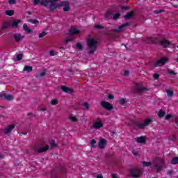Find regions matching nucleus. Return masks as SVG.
Returning <instances> with one entry per match:
<instances>
[{"instance_id":"obj_1","label":"nucleus","mask_w":178,"mask_h":178,"mask_svg":"<svg viewBox=\"0 0 178 178\" xmlns=\"http://www.w3.org/2000/svg\"><path fill=\"white\" fill-rule=\"evenodd\" d=\"M57 1L59 0H42L40 3L45 8L51 3L49 6L50 10H55L59 6H65L67 4V1H62L60 4H56L55 2H57Z\"/></svg>"},{"instance_id":"obj_2","label":"nucleus","mask_w":178,"mask_h":178,"mask_svg":"<svg viewBox=\"0 0 178 178\" xmlns=\"http://www.w3.org/2000/svg\"><path fill=\"white\" fill-rule=\"evenodd\" d=\"M88 47V55H92L95 51H97V47L98 45V42L95 40L94 38H89L87 40Z\"/></svg>"},{"instance_id":"obj_3","label":"nucleus","mask_w":178,"mask_h":178,"mask_svg":"<svg viewBox=\"0 0 178 178\" xmlns=\"http://www.w3.org/2000/svg\"><path fill=\"white\" fill-rule=\"evenodd\" d=\"M153 120L151 118H146L144 120L143 123H138V122H134V125L135 127H140L142 130H145L147 129V126H149V124H152Z\"/></svg>"},{"instance_id":"obj_4","label":"nucleus","mask_w":178,"mask_h":178,"mask_svg":"<svg viewBox=\"0 0 178 178\" xmlns=\"http://www.w3.org/2000/svg\"><path fill=\"white\" fill-rule=\"evenodd\" d=\"M129 173L131 177L138 178L143 176V170L139 169L138 168H131L129 170Z\"/></svg>"},{"instance_id":"obj_5","label":"nucleus","mask_w":178,"mask_h":178,"mask_svg":"<svg viewBox=\"0 0 178 178\" xmlns=\"http://www.w3.org/2000/svg\"><path fill=\"white\" fill-rule=\"evenodd\" d=\"M164 165H165V161H163V159H159L154 165V169H156L157 172H161V170H162Z\"/></svg>"},{"instance_id":"obj_6","label":"nucleus","mask_w":178,"mask_h":178,"mask_svg":"<svg viewBox=\"0 0 178 178\" xmlns=\"http://www.w3.org/2000/svg\"><path fill=\"white\" fill-rule=\"evenodd\" d=\"M144 91H148V89L141 85L137 83L134 87V92L137 94H141L144 92Z\"/></svg>"},{"instance_id":"obj_7","label":"nucleus","mask_w":178,"mask_h":178,"mask_svg":"<svg viewBox=\"0 0 178 178\" xmlns=\"http://www.w3.org/2000/svg\"><path fill=\"white\" fill-rule=\"evenodd\" d=\"M33 149L34 152H36L38 154H42V152H47V151L49 149V146L47 145L45 147H42L40 148L37 146H35L33 147Z\"/></svg>"},{"instance_id":"obj_8","label":"nucleus","mask_w":178,"mask_h":178,"mask_svg":"<svg viewBox=\"0 0 178 178\" xmlns=\"http://www.w3.org/2000/svg\"><path fill=\"white\" fill-rule=\"evenodd\" d=\"M0 98H3V99H6V101H13V99H15V96L3 92L0 93Z\"/></svg>"},{"instance_id":"obj_9","label":"nucleus","mask_w":178,"mask_h":178,"mask_svg":"<svg viewBox=\"0 0 178 178\" xmlns=\"http://www.w3.org/2000/svg\"><path fill=\"white\" fill-rule=\"evenodd\" d=\"M15 127H16V124H10L7 127H6L3 130V131L4 134L9 136V134H10V133H12V131L13 130V129H15Z\"/></svg>"},{"instance_id":"obj_10","label":"nucleus","mask_w":178,"mask_h":178,"mask_svg":"<svg viewBox=\"0 0 178 178\" xmlns=\"http://www.w3.org/2000/svg\"><path fill=\"white\" fill-rule=\"evenodd\" d=\"M167 60H168V57H164L161 58L160 60H157L155 63V67H158L159 66H163L165 63H166Z\"/></svg>"},{"instance_id":"obj_11","label":"nucleus","mask_w":178,"mask_h":178,"mask_svg":"<svg viewBox=\"0 0 178 178\" xmlns=\"http://www.w3.org/2000/svg\"><path fill=\"white\" fill-rule=\"evenodd\" d=\"M101 127H104V123L99 118H97L96 121L93 123V129H101Z\"/></svg>"},{"instance_id":"obj_12","label":"nucleus","mask_w":178,"mask_h":178,"mask_svg":"<svg viewBox=\"0 0 178 178\" xmlns=\"http://www.w3.org/2000/svg\"><path fill=\"white\" fill-rule=\"evenodd\" d=\"M102 106H103V108H104L105 109H106V111H112V109H113V106H112V104H111L109 102H102Z\"/></svg>"},{"instance_id":"obj_13","label":"nucleus","mask_w":178,"mask_h":178,"mask_svg":"<svg viewBox=\"0 0 178 178\" xmlns=\"http://www.w3.org/2000/svg\"><path fill=\"white\" fill-rule=\"evenodd\" d=\"M128 26H130V23L126 22L125 24H122L121 26H120L118 29H113V33H120L123 31V29H124V27H127Z\"/></svg>"},{"instance_id":"obj_14","label":"nucleus","mask_w":178,"mask_h":178,"mask_svg":"<svg viewBox=\"0 0 178 178\" xmlns=\"http://www.w3.org/2000/svg\"><path fill=\"white\" fill-rule=\"evenodd\" d=\"M135 141L136 143H139L140 144H145V142L147 141V137L145 136H140L135 138Z\"/></svg>"},{"instance_id":"obj_15","label":"nucleus","mask_w":178,"mask_h":178,"mask_svg":"<svg viewBox=\"0 0 178 178\" xmlns=\"http://www.w3.org/2000/svg\"><path fill=\"white\" fill-rule=\"evenodd\" d=\"M13 38H14L15 41H16L17 42H19L22 40H23V38H24V36L22 35L20 33H15L13 35Z\"/></svg>"},{"instance_id":"obj_16","label":"nucleus","mask_w":178,"mask_h":178,"mask_svg":"<svg viewBox=\"0 0 178 178\" xmlns=\"http://www.w3.org/2000/svg\"><path fill=\"white\" fill-rule=\"evenodd\" d=\"M69 33L71 35H76V34H79V33H80V30L73 26L70 29Z\"/></svg>"},{"instance_id":"obj_17","label":"nucleus","mask_w":178,"mask_h":178,"mask_svg":"<svg viewBox=\"0 0 178 178\" xmlns=\"http://www.w3.org/2000/svg\"><path fill=\"white\" fill-rule=\"evenodd\" d=\"M160 45H161V47H163L164 48H168L169 47V45H170V42H169V40H168L164 39L163 40H161Z\"/></svg>"},{"instance_id":"obj_18","label":"nucleus","mask_w":178,"mask_h":178,"mask_svg":"<svg viewBox=\"0 0 178 178\" xmlns=\"http://www.w3.org/2000/svg\"><path fill=\"white\" fill-rule=\"evenodd\" d=\"M62 91H63V92H66L67 94H72V92H73V90L65 86H61L60 87Z\"/></svg>"},{"instance_id":"obj_19","label":"nucleus","mask_w":178,"mask_h":178,"mask_svg":"<svg viewBox=\"0 0 178 178\" xmlns=\"http://www.w3.org/2000/svg\"><path fill=\"white\" fill-rule=\"evenodd\" d=\"M106 143V140L105 139H100L99 141V148H100V149H104V148H105Z\"/></svg>"},{"instance_id":"obj_20","label":"nucleus","mask_w":178,"mask_h":178,"mask_svg":"<svg viewBox=\"0 0 178 178\" xmlns=\"http://www.w3.org/2000/svg\"><path fill=\"white\" fill-rule=\"evenodd\" d=\"M8 27H11L10 21L5 22L1 27V30H5L6 29H8Z\"/></svg>"},{"instance_id":"obj_21","label":"nucleus","mask_w":178,"mask_h":178,"mask_svg":"<svg viewBox=\"0 0 178 178\" xmlns=\"http://www.w3.org/2000/svg\"><path fill=\"white\" fill-rule=\"evenodd\" d=\"M11 23V27H13L14 29H17L19 26V23H20L19 21H10Z\"/></svg>"},{"instance_id":"obj_22","label":"nucleus","mask_w":178,"mask_h":178,"mask_svg":"<svg viewBox=\"0 0 178 178\" xmlns=\"http://www.w3.org/2000/svg\"><path fill=\"white\" fill-rule=\"evenodd\" d=\"M23 29L24 31H26V33H27V34H30L31 33V29H30L26 24H24Z\"/></svg>"},{"instance_id":"obj_23","label":"nucleus","mask_w":178,"mask_h":178,"mask_svg":"<svg viewBox=\"0 0 178 178\" xmlns=\"http://www.w3.org/2000/svg\"><path fill=\"white\" fill-rule=\"evenodd\" d=\"M24 72H33V67L32 66H29V65H25L24 67Z\"/></svg>"},{"instance_id":"obj_24","label":"nucleus","mask_w":178,"mask_h":178,"mask_svg":"<svg viewBox=\"0 0 178 178\" xmlns=\"http://www.w3.org/2000/svg\"><path fill=\"white\" fill-rule=\"evenodd\" d=\"M112 15H113V12L111 10H108L105 15L106 19H109Z\"/></svg>"},{"instance_id":"obj_25","label":"nucleus","mask_w":178,"mask_h":178,"mask_svg":"<svg viewBox=\"0 0 178 178\" xmlns=\"http://www.w3.org/2000/svg\"><path fill=\"white\" fill-rule=\"evenodd\" d=\"M134 13L133 11H131L130 13H128L126 15L124 16V19H131L133 17V15Z\"/></svg>"},{"instance_id":"obj_26","label":"nucleus","mask_w":178,"mask_h":178,"mask_svg":"<svg viewBox=\"0 0 178 178\" xmlns=\"http://www.w3.org/2000/svg\"><path fill=\"white\" fill-rule=\"evenodd\" d=\"M171 165H178V157H174L170 161Z\"/></svg>"},{"instance_id":"obj_27","label":"nucleus","mask_w":178,"mask_h":178,"mask_svg":"<svg viewBox=\"0 0 178 178\" xmlns=\"http://www.w3.org/2000/svg\"><path fill=\"white\" fill-rule=\"evenodd\" d=\"M28 22L29 23H31L32 24H38L40 23L38 20L33 19H28Z\"/></svg>"},{"instance_id":"obj_28","label":"nucleus","mask_w":178,"mask_h":178,"mask_svg":"<svg viewBox=\"0 0 178 178\" xmlns=\"http://www.w3.org/2000/svg\"><path fill=\"white\" fill-rule=\"evenodd\" d=\"M15 13V11L13 10H7L6 11V15L8 16H12Z\"/></svg>"},{"instance_id":"obj_29","label":"nucleus","mask_w":178,"mask_h":178,"mask_svg":"<svg viewBox=\"0 0 178 178\" xmlns=\"http://www.w3.org/2000/svg\"><path fill=\"white\" fill-rule=\"evenodd\" d=\"M63 6H65V7L63 8L64 12H69L70 8L69 7V3H68V2H67V5Z\"/></svg>"},{"instance_id":"obj_30","label":"nucleus","mask_w":178,"mask_h":178,"mask_svg":"<svg viewBox=\"0 0 178 178\" xmlns=\"http://www.w3.org/2000/svg\"><path fill=\"white\" fill-rule=\"evenodd\" d=\"M69 119L71 122H77V118L76 117H74V116H70L69 117Z\"/></svg>"},{"instance_id":"obj_31","label":"nucleus","mask_w":178,"mask_h":178,"mask_svg":"<svg viewBox=\"0 0 178 178\" xmlns=\"http://www.w3.org/2000/svg\"><path fill=\"white\" fill-rule=\"evenodd\" d=\"M143 165L145 168V167L151 166L152 163L151 162L143 161Z\"/></svg>"},{"instance_id":"obj_32","label":"nucleus","mask_w":178,"mask_h":178,"mask_svg":"<svg viewBox=\"0 0 178 178\" xmlns=\"http://www.w3.org/2000/svg\"><path fill=\"white\" fill-rule=\"evenodd\" d=\"M45 35H47V32L43 31L39 33V38H42L43 37H45Z\"/></svg>"},{"instance_id":"obj_33","label":"nucleus","mask_w":178,"mask_h":178,"mask_svg":"<svg viewBox=\"0 0 178 178\" xmlns=\"http://www.w3.org/2000/svg\"><path fill=\"white\" fill-rule=\"evenodd\" d=\"M120 17V13H117L115 14V15L113 17V20H117L118 17Z\"/></svg>"},{"instance_id":"obj_34","label":"nucleus","mask_w":178,"mask_h":178,"mask_svg":"<svg viewBox=\"0 0 178 178\" xmlns=\"http://www.w3.org/2000/svg\"><path fill=\"white\" fill-rule=\"evenodd\" d=\"M165 112H159L158 113V116L160 118H163L165 116Z\"/></svg>"},{"instance_id":"obj_35","label":"nucleus","mask_w":178,"mask_h":178,"mask_svg":"<svg viewBox=\"0 0 178 178\" xmlns=\"http://www.w3.org/2000/svg\"><path fill=\"white\" fill-rule=\"evenodd\" d=\"M76 48L79 51H81V49H83V45L81 43H77L76 44Z\"/></svg>"},{"instance_id":"obj_36","label":"nucleus","mask_w":178,"mask_h":178,"mask_svg":"<svg viewBox=\"0 0 178 178\" xmlns=\"http://www.w3.org/2000/svg\"><path fill=\"white\" fill-rule=\"evenodd\" d=\"M23 59V54H17V60H22Z\"/></svg>"},{"instance_id":"obj_37","label":"nucleus","mask_w":178,"mask_h":178,"mask_svg":"<svg viewBox=\"0 0 178 178\" xmlns=\"http://www.w3.org/2000/svg\"><path fill=\"white\" fill-rule=\"evenodd\" d=\"M46 73H47V70H44V71H42V72H41L39 74H38V77H43V76L44 75V74H46Z\"/></svg>"},{"instance_id":"obj_38","label":"nucleus","mask_w":178,"mask_h":178,"mask_svg":"<svg viewBox=\"0 0 178 178\" xmlns=\"http://www.w3.org/2000/svg\"><path fill=\"white\" fill-rule=\"evenodd\" d=\"M167 95H168V97H173V91L167 90Z\"/></svg>"},{"instance_id":"obj_39","label":"nucleus","mask_w":178,"mask_h":178,"mask_svg":"<svg viewBox=\"0 0 178 178\" xmlns=\"http://www.w3.org/2000/svg\"><path fill=\"white\" fill-rule=\"evenodd\" d=\"M120 105H124L126 104V99L122 98L119 101Z\"/></svg>"},{"instance_id":"obj_40","label":"nucleus","mask_w":178,"mask_h":178,"mask_svg":"<svg viewBox=\"0 0 178 178\" xmlns=\"http://www.w3.org/2000/svg\"><path fill=\"white\" fill-rule=\"evenodd\" d=\"M90 144L92 147H95V144H97V140L95 139L91 140Z\"/></svg>"},{"instance_id":"obj_41","label":"nucleus","mask_w":178,"mask_h":178,"mask_svg":"<svg viewBox=\"0 0 178 178\" xmlns=\"http://www.w3.org/2000/svg\"><path fill=\"white\" fill-rule=\"evenodd\" d=\"M51 105H58V100L57 99H52L51 101Z\"/></svg>"},{"instance_id":"obj_42","label":"nucleus","mask_w":178,"mask_h":178,"mask_svg":"<svg viewBox=\"0 0 178 178\" xmlns=\"http://www.w3.org/2000/svg\"><path fill=\"white\" fill-rule=\"evenodd\" d=\"M83 106L85 108V109H88V108H90V105H88V103L87 102L83 103Z\"/></svg>"},{"instance_id":"obj_43","label":"nucleus","mask_w":178,"mask_h":178,"mask_svg":"<svg viewBox=\"0 0 178 178\" xmlns=\"http://www.w3.org/2000/svg\"><path fill=\"white\" fill-rule=\"evenodd\" d=\"M50 145H51V148H55V147H56V143L53 140V141L50 142Z\"/></svg>"},{"instance_id":"obj_44","label":"nucleus","mask_w":178,"mask_h":178,"mask_svg":"<svg viewBox=\"0 0 178 178\" xmlns=\"http://www.w3.org/2000/svg\"><path fill=\"white\" fill-rule=\"evenodd\" d=\"M162 12H163V10H154V15H159V13H162Z\"/></svg>"},{"instance_id":"obj_45","label":"nucleus","mask_w":178,"mask_h":178,"mask_svg":"<svg viewBox=\"0 0 178 178\" xmlns=\"http://www.w3.org/2000/svg\"><path fill=\"white\" fill-rule=\"evenodd\" d=\"M165 120H169L170 119H172V115L168 114V115H165Z\"/></svg>"},{"instance_id":"obj_46","label":"nucleus","mask_w":178,"mask_h":178,"mask_svg":"<svg viewBox=\"0 0 178 178\" xmlns=\"http://www.w3.org/2000/svg\"><path fill=\"white\" fill-rule=\"evenodd\" d=\"M49 56H55V50H50Z\"/></svg>"},{"instance_id":"obj_47","label":"nucleus","mask_w":178,"mask_h":178,"mask_svg":"<svg viewBox=\"0 0 178 178\" xmlns=\"http://www.w3.org/2000/svg\"><path fill=\"white\" fill-rule=\"evenodd\" d=\"M8 3H10V5H15L16 3V0H9Z\"/></svg>"},{"instance_id":"obj_48","label":"nucleus","mask_w":178,"mask_h":178,"mask_svg":"<svg viewBox=\"0 0 178 178\" xmlns=\"http://www.w3.org/2000/svg\"><path fill=\"white\" fill-rule=\"evenodd\" d=\"M108 99H114L115 96H113V95H112V94H108Z\"/></svg>"},{"instance_id":"obj_49","label":"nucleus","mask_w":178,"mask_h":178,"mask_svg":"<svg viewBox=\"0 0 178 178\" xmlns=\"http://www.w3.org/2000/svg\"><path fill=\"white\" fill-rule=\"evenodd\" d=\"M153 77H154V79H155L156 80H158V79H159V74H153Z\"/></svg>"},{"instance_id":"obj_50","label":"nucleus","mask_w":178,"mask_h":178,"mask_svg":"<svg viewBox=\"0 0 178 178\" xmlns=\"http://www.w3.org/2000/svg\"><path fill=\"white\" fill-rule=\"evenodd\" d=\"M170 140H171V141H176V140H177V138H176V136H172L171 137H170Z\"/></svg>"},{"instance_id":"obj_51","label":"nucleus","mask_w":178,"mask_h":178,"mask_svg":"<svg viewBox=\"0 0 178 178\" xmlns=\"http://www.w3.org/2000/svg\"><path fill=\"white\" fill-rule=\"evenodd\" d=\"M167 175H168V176H172V175H173V171L172 170H168L167 171Z\"/></svg>"},{"instance_id":"obj_52","label":"nucleus","mask_w":178,"mask_h":178,"mask_svg":"<svg viewBox=\"0 0 178 178\" xmlns=\"http://www.w3.org/2000/svg\"><path fill=\"white\" fill-rule=\"evenodd\" d=\"M95 29H104L102 25H95Z\"/></svg>"},{"instance_id":"obj_53","label":"nucleus","mask_w":178,"mask_h":178,"mask_svg":"<svg viewBox=\"0 0 178 178\" xmlns=\"http://www.w3.org/2000/svg\"><path fill=\"white\" fill-rule=\"evenodd\" d=\"M169 74H172L173 76H176V72L175 71H168Z\"/></svg>"},{"instance_id":"obj_54","label":"nucleus","mask_w":178,"mask_h":178,"mask_svg":"<svg viewBox=\"0 0 178 178\" xmlns=\"http://www.w3.org/2000/svg\"><path fill=\"white\" fill-rule=\"evenodd\" d=\"M124 76H129V74H130V72L129 71H127V70H125L124 72Z\"/></svg>"},{"instance_id":"obj_55","label":"nucleus","mask_w":178,"mask_h":178,"mask_svg":"<svg viewBox=\"0 0 178 178\" xmlns=\"http://www.w3.org/2000/svg\"><path fill=\"white\" fill-rule=\"evenodd\" d=\"M39 3H40V0H33L34 5H38Z\"/></svg>"},{"instance_id":"obj_56","label":"nucleus","mask_w":178,"mask_h":178,"mask_svg":"<svg viewBox=\"0 0 178 178\" xmlns=\"http://www.w3.org/2000/svg\"><path fill=\"white\" fill-rule=\"evenodd\" d=\"M175 122L176 126L177 127L178 126V117L175 118Z\"/></svg>"},{"instance_id":"obj_57","label":"nucleus","mask_w":178,"mask_h":178,"mask_svg":"<svg viewBox=\"0 0 178 178\" xmlns=\"http://www.w3.org/2000/svg\"><path fill=\"white\" fill-rule=\"evenodd\" d=\"M111 178H118V174L111 175Z\"/></svg>"},{"instance_id":"obj_58","label":"nucleus","mask_w":178,"mask_h":178,"mask_svg":"<svg viewBox=\"0 0 178 178\" xmlns=\"http://www.w3.org/2000/svg\"><path fill=\"white\" fill-rule=\"evenodd\" d=\"M153 44H157L158 43V39H153Z\"/></svg>"},{"instance_id":"obj_59","label":"nucleus","mask_w":178,"mask_h":178,"mask_svg":"<svg viewBox=\"0 0 178 178\" xmlns=\"http://www.w3.org/2000/svg\"><path fill=\"white\" fill-rule=\"evenodd\" d=\"M97 178H104V177L102 176V175H98L97 176Z\"/></svg>"},{"instance_id":"obj_60","label":"nucleus","mask_w":178,"mask_h":178,"mask_svg":"<svg viewBox=\"0 0 178 178\" xmlns=\"http://www.w3.org/2000/svg\"><path fill=\"white\" fill-rule=\"evenodd\" d=\"M70 42V39L65 40V44H67V42Z\"/></svg>"},{"instance_id":"obj_61","label":"nucleus","mask_w":178,"mask_h":178,"mask_svg":"<svg viewBox=\"0 0 178 178\" xmlns=\"http://www.w3.org/2000/svg\"><path fill=\"white\" fill-rule=\"evenodd\" d=\"M22 134H23L24 136H26L27 134V131L22 132Z\"/></svg>"},{"instance_id":"obj_62","label":"nucleus","mask_w":178,"mask_h":178,"mask_svg":"<svg viewBox=\"0 0 178 178\" xmlns=\"http://www.w3.org/2000/svg\"><path fill=\"white\" fill-rule=\"evenodd\" d=\"M59 48V49H65V47H58Z\"/></svg>"},{"instance_id":"obj_63","label":"nucleus","mask_w":178,"mask_h":178,"mask_svg":"<svg viewBox=\"0 0 178 178\" xmlns=\"http://www.w3.org/2000/svg\"><path fill=\"white\" fill-rule=\"evenodd\" d=\"M174 8H178V5H173Z\"/></svg>"},{"instance_id":"obj_64","label":"nucleus","mask_w":178,"mask_h":178,"mask_svg":"<svg viewBox=\"0 0 178 178\" xmlns=\"http://www.w3.org/2000/svg\"><path fill=\"white\" fill-rule=\"evenodd\" d=\"M102 115H108L106 113H102Z\"/></svg>"}]
</instances>
